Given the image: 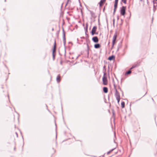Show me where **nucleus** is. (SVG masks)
<instances>
[{
  "instance_id": "1",
  "label": "nucleus",
  "mask_w": 157,
  "mask_h": 157,
  "mask_svg": "<svg viewBox=\"0 0 157 157\" xmlns=\"http://www.w3.org/2000/svg\"><path fill=\"white\" fill-rule=\"evenodd\" d=\"M102 80L103 85H108V80L106 73H104V75L102 78Z\"/></svg>"
},
{
  "instance_id": "2",
  "label": "nucleus",
  "mask_w": 157,
  "mask_h": 157,
  "mask_svg": "<svg viewBox=\"0 0 157 157\" xmlns=\"http://www.w3.org/2000/svg\"><path fill=\"white\" fill-rule=\"evenodd\" d=\"M115 97L117 101L118 104H119L120 100L121 99L120 95L119 93L117 91V89L115 87Z\"/></svg>"
},
{
  "instance_id": "3",
  "label": "nucleus",
  "mask_w": 157,
  "mask_h": 157,
  "mask_svg": "<svg viewBox=\"0 0 157 157\" xmlns=\"http://www.w3.org/2000/svg\"><path fill=\"white\" fill-rule=\"evenodd\" d=\"M117 33H116L114 35L112 39V47H113L114 44L117 42Z\"/></svg>"
},
{
  "instance_id": "4",
  "label": "nucleus",
  "mask_w": 157,
  "mask_h": 157,
  "mask_svg": "<svg viewBox=\"0 0 157 157\" xmlns=\"http://www.w3.org/2000/svg\"><path fill=\"white\" fill-rule=\"evenodd\" d=\"M126 9V7L124 6H123L121 10V14L124 16L125 13V10Z\"/></svg>"
},
{
  "instance_id": "5",
  "label": "nucleus",
  "mask_w": 157,
  "mask_h": 157,
  "mask_svg": "<svg viewBox=\"0 0 157 157\" xmlns=\"http://www.w3.org/2000/svg\"><path fill=\"white\" fill-rule=\"evenodd\" d=\"M97 29V27L96 26H94L93 27L91 31V34L92 35H94V34H96Z\"/></svg>"
},
{
  "instance_id": "6",
  "label": "nucleus",
  "mask_w": 157,
  "mask_h": 157,
  "mask_svg": "<svg viewBox=\"0 0 157 157\" xmlns=\"http://www.w3.org/2000/svg\"><path fill=\"white\" fill-rule=\"evenodd\" d=\"M56 41L55 40L54 45L53 47V49L52 50V53H55L56 52Z\"/></svg>"
},
{
  "instance_id": "7",
  "label": "nucleus",
  "mask_w": 157,
  "mask_h": 157,
  "mask_svg": "<svg viewBox=\"0 0 157 157\" xmlns=\"http://www.w3.org/2000/svg\"><path fill=\"white\" fill-rule=\"evenodd\" d=\"M92 40L95 43H97L98 41V39L97 36L94 37H93Z\"/></svg>"
},
{
  "instance_id": "8",
  "label": "nucleus",
  "mask_w": 157,
  "mask_h": 157,
  "mask_svg": "<svg viewBox=\"0 0 157 157\" xmlns=\"http://www.w3.org/2000/svg\"><path fill=\"white\" fill-rule=\"evenodd\" d=\"M106 0H101L100 2L99 3L100 6L101 7L104 3L105 2Z\"/></svg>"
},
{
  "instance_id": "9",
  "label": "nucleus",
  "mask_w": 157,
  "mask_h": 157,
  "mask_svg": "<svg viewBox=\"0 0 157 157\" xmlns=\"http://www.w3.org/2000/svg\"><path fill=\"white\" fill-rule=\"evenodd\" d=\"M115 59V56H109L108 58V60L111 61L112 60H114Z\"/></svg>"
},
{
  "instance_id": "10",
  "label": "nucleus",
  "mask_w": 157,
  "mask_h": 157,
  "mask_svg": "<svg viewBox=\"0 0 157 157\" xmlns=\"http://www.w3.org/2000/svg\"><path fill=\"white\" fill-rule=\"evenodd\" d=\"M56 80L58 82H59L61 80L60 76L59 75H58L56 78Z\"/></svg>"
},
{
  "instance_id": "11",
  "label": "nucleus",
  "mask_w": 157,
  "mask_h": 157,
  "mask_svg": "<svg viewBox=\"0 0 157 157\" xmlns=\"http://www.w3.org/2000/svg\"><path fill=\"white\" fill-rule=\"evenodd\" d=\"M103 90L105 93H106L108 92V89L107 87H104L103 88Z\"/></svg>"
},
{
  "instance_id": "12",
  "label": "nucleus",
  "mask_w": 157,
  "mask_h": 157,
  "mask_svg": "<svg viewBox=\"0 0 157 157\" xmlns=\"http://www.w3.org/2000/svg\"><path fill=\"white\" fill-rule=\"evenodd\" d=\"M94 48H99L100 47V45L99 44H95L94 45Z\"/></svg>"
},
{
  "instance_id": "13",
  "label": "nucleus",
  "mask_w": 157,
  "mask_h": 157,
  "mask_svg": "<svg viewBox=\"0 0 157 157\" xmlns=\"http://www.w3.org/2000/svg\"><path fill=\"white\" fill-rule=\"evenodd\" d=\"M118 2V0H115L114 6V8H117V7Z\"/></svg>"
},
{
  "instance_id": "14",
  "label": "nucleus",
  "mask_w": 157,
  "mask_h": 157,
  "mask_svg": "<svg viewBox=\"0 0 157 157\" xmlns=\"http://www.w3.org/2000/svg\"><path fill=\"white\" fill-rule=\"evenodd\" d=\"M121 107L122 108H123L124 106V102H122L121 103Z\"/></svg>"
},
{
  "instance_id": "15",
  "label": "nucleus",
  "mask_w": 157,
  "mask_h": 157,
  "mask_svg": "<svg viewBox=\"0 0 157 157\" xmlns=\"http://www.w3.org/2000/svg\"><path fill=\"white\" fill-rule=\"evenodd\" d=\"M122 2L125 4L126 3L127 0H122Z\"/></svg>"
},
{
  "instance_id": "16",
  "label": "nucleus",
  "mask_w": 157,
  "mask_h": 157,
  "mask_svg": "<svg viewBox=\"0 0 157 157\" xmlns=\"http://www.w3.org/2000/svg\"><path fill=\"white\" fill-rule=\"evenodd\" d=\"M71 2V1H70L69 0H67V2L66 5V6H67L69 3Z\"/></svg>"
},
{
  "instance_id": "17",
  "label": "nucleus",
  "mask_w": 157,
  "mask_h": 157,
  "mask_svg": "<svg viewBox=\"0 0 157 157\" xmlns=\"http://www.w3.org/2000/svg\"><path fill=\"white\" fill-rule=\"evenodd\" d=\"M52 56H53V60H54L55 56V53H52Z\"/></svg>"
},
{
  "instance_id": "18",
  "label": "nucleus",
  "mask_w": 157,
  "mask_h": 157,
  "mask_svg": "<svg viewBox=\"0 0 157 157\" xmlns=\"http://www.w3.org/2000/svg\"><path fill=\"white\" fill-rule=\"evenodd\" d=\"M136 67L135 66H133L130 69H132Z\"/></svg>"
},
{
  "instance_id": "19",
  "label": "nucleus",
  "mask_w": 157,
  "mask_h": 157,
  "mask_svg": "<svg viewBox=\"0 0 157 157\" xmlns=\"http://www.w3.org/2000/svg\"><path fill=\"white\" fill-rule=\"evenodd\" d=\"M131 73V71H128V74H130Z\"/></svg>"
},
{
  "instance_id": "20",
  "label": "nucleus",
  "mask_w": 157,
  "mask_h": 157,
  "mask_svg": "<svg viewBox=\"0 0 157 157\" xmlns=\"http://www.w3.org/2000/svg\"><path fill=\"white\" fill-rule=\"evenodd\" d=\"M117 8H114V13L115 12V11H116V9Z\"/></svg>"
},
{
  "instance_id": "21",
  "label": "nucleus",
  "mask_w": 157,
  "mask_h": 157,
  "mask_svg": "<svg viewBox=\"0 0 157 157\" xmlns=\"http://www.w3.org/2000/svg\"><path fill=\"white\" fill-rule=\"evenodd\" d=\"M128 75V71H126L125 73V75Z\"/></svg>"
},
{
  "instance_id": "22",
  "label": "nucleus",
  "mask_w": 157,
  "mask_h": 157,
  "mask_svg": "<svg viewBox=\"0 0 157 157\" xmlns=\"http://www.w3.org/2000/svg\"><path fill=\"white\" fill-rule=\"evenodd\" d=\"M62 64V62H61V64Z\"/></svg>"
},
{
  "instance_id": "23",
  "label": "nucleus",
  "mask_w": 157,
  "mask_h": 157,
  "mask_svg": "<svg viewBox=\"0 0 157 157\" xmlns=\"http://www.w3.org/2000/svg\"><path fill=\"white\" fill-rule=\"evenodd\" d=\"M52 30H53V29H52Z\"/></svg>"
}]
</instances>
